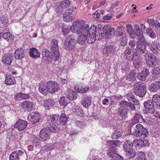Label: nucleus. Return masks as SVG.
<instances>
[{"instance_id": "obj_1", "label": "nucleus", "mask_w": 160, "mask_h": 160, "mask_svg": "<svg viewBox=\"0 0 160 160\" xmlns=\"http://www.w3.org/2000/svg\"><path fill=\"white\" fill-rule=\"evenodd\" d=\"M120 108L117 110L118 115L122 120H125L128 118V112L129 110L133 111L136 109L135 107L128 102L122 101L120 102Z\"/></svg>"}, {"instance_id": "obj_2", "label": "nucleus", "mask_w": 160, "mask_h": 160, "mask_svg": "<svg viewBox=\"0 0 160 160\" xmlns=\"http://www.w3.org/2000/svg\"><path fill=\"white\" fill-rule=\"evenodd\" d=\"M89 28V25L83 26V21L78 20L74 22L70 27V30L73 33L77 34H87Z\"/></svg>"}, {"instance_id": "obj_3", "label": "nucleus", "mask_w": 160, "mask_h": 160, "mask_svg": "<svg viewBox=\"0 0 160 160\" xmlns=\"http://www.w3.org/2000/svg\"><path fill=\"white\" fill-rule=\"evenodd\" d=\"M132 133L134 136L141 138L147 137L148 134L147 130L141 124L138 123L134 127Z\"/></svg>"}, {"instance_id": "obj_4", "label": "nucleus", "mask_w": 160, "mask_h": 160, "mask_svg": "<svg viewBox=\"0 0 160 160\" xmlns=\"http://www.w3.org/2000/svg\"><path fill=\"white\" fill-rule=\"evenodd\" d=\"M58 129L57 127L54 126H53V125H49L46 128L42 129L39 133L40 138L44 142L48 141L50 138V133L48 131L56 133L58 131Z\"/></svg>"}, {"instance_id": "obj_5", "label": "nucleus", "mask_w": 160, "mask_h": 160, "mask_svg": "<svg viewBox=\"0 0 160 160\" xmlns=\"http://www.w3.org/2000/svg\"><path fill=\"white\" fill-rule=\"evenodd\" d=\"M133 92L137 96L140 97H143L147 92L145 84L142 82L136 83L133 87Z\"/></svg>"}, {"instance_id": "obj_6", "label": "nucleus", "mask_w": 160, "mask_h": 160, "mask_svg": "<svg viewBox=\"0 0 160 160\" xmlns=\"http://www.w3.org/2000/svg\"><path fill=\"white\" fill-rule=\"evenodd\" d=\"M145 108V111L147 114H154L155 112V104L151 99L145 101L143 103Z\"/></svg>"}, {"instance_id": "obj_7", "label": "nucleus", "mask_w": 160, "mask_h": 160, "mask_svg": "<svg viewBox=\"0 0 160 160\" xmlns=\"http://www.w3.org/2000/svg\"><path fill=\"white\" fill-rule=\"evenodd\" d=\"M94 28L95 25H93L91 26L87 33L86 34V42L88 44H92L95 42L96 40V38L94 37L93 34Z\"/></svg>"}, {"instance_id": "obj_8", "label": "nucleus", "mask_w": 160, "mask_h": 160, "mask_svg": "<svg viewBox=\"0 0 160 160\" xmlns=\"http://www.w3.org/2000/svg\"><path fill=\"white\" fill-rule=\"evenodd\" d=\"M58 42L57 40L53 39L51 42V50L53 53L55 61H58L59 58V54L58 50Z\"/></svg>"}, {"instance_id": "obj_9", "label": "nucleus", "mask_w": 160, "mask_h": 160, "mask_svg": "<svg viewBox=\"0 0 160 160\" xmlns=\"http://www.w3.org/2000/svg\"><path fill=\"white\" fill-rule=\"evenodd\" d=\"M117 48L115 46L106 45L102 49V53L108 56L113 55L117 52Z\"/></svg>"}, {"instance_id": "obj_10", "label": "nucleus", "mask_w": 160, "mask_h": 160, "mask_svg": "<svg viewBox=\"0 0 160 160\" xmlns=\"http://www.w3.org/2000/svg\"><path fill=\"white\" fill-rule=\"evenodd\" d=\"M49 93H53L60 89L59 84L56 82L49 81L47 82Z\"/></svg>"}, {"instance_id": "obj_11", "label": "nucleus", "mask_w": 160, "mask_h": 160, "mask_svg": "<svg viewBox=\"0 0 160 160\" xmlns=\"http://www.w3.org/2000/svg\"><path fill=\"white\" fill-rule=\"evenodd\" d=\"M103 31L104 34L108 38H110L115 34V30L113 28L109 25H105L103 27Z\"/></svg>"}, {"instance_id": "obj_12", "label": "nucleus", "mask_w": 160, "mask_h": 160, "mask_svg": "<svg viewBox=\"0 0 160 160\" xmlns=\"http://www.w3.org/2000/svg\"><path fill=\"white\" fill-rule=\"evenodd\" d=\"M74 17L73 10L72 9L66 10L63 14V20L66 22H71Z\"/></svg>"}, {"instance_id": "obj_13", "label": "nucleus", "mask_w": 160, "mask_h": 160, "mask_svg": "<svg viewBox=\"0 0 160 160\" xmlns=\"http://www.w3.org/2000/svg\"><path fill=\"white\" fill-rule=\"evenodd\" d=\"M28 124L27 121L19 119L14 125V128L19 131H22L26 128Z\"/></svg>"}, {"instance_id": "obj_14", "label": "nucleus", "mask_w": 160, "mask_h": 160, "mask_svg": "<svg viewBox=\"0 0 160 160\" xmlns=\"http://www.w3.org/2000/svg\"><path fill=\"white\" fill-rule=\"evenodd\" d=\"M21 107L24 111L29 112L33 109V103L30 101H25L21 103Z\"/></svg>"}, {"instance_id": "obj_15", "label": "nucleus", "mask_w": 160, "mask_h": 160, "mask_svg": "<svg viewBox=\"0 0 160 160\" xmlns=\"http://www.w3.org/2000/svg\"><path fill=\"white\" fill-rule=\"evenodd\" d=\"M144 121V119L140 113H136L132 118L130 125L132 127L135 124L138 122H142Z\"/></svg>"}, {"instance_id": "obj_16", "label": "nucleus", "mask_w": 160, "mask_h": 160, "mask_svg": "<svg viewBox=\"0 0 160 160\" xmlns=\"http://www.w3.org/2000/svg\"><path fill=\"white\" fill-rule=\"evenodd\" d=\"M149 74V70L146 68H144L140 73L138 74L137 78L141 81H144Z\"/></svg>"}, {"instance_id": "obj_17", "label": "nucleus", "mask_w": 160, "mask_h": 160, "mask_svg": "<svg viewBox=\"0 0 160 160\" xmlns=\"http://www.w3.org/2000/svg\"><path fill=\"white\" fill-rule=\"evenodd\" d=\"M24 152L23 151L17 150L13 152L9 157L10 160H19L20 158L22 157Z\"/></svg>"}, {"instance_id": "obj_18", "label": "nucleus", "mask_w": 160, "mask_h": 160, "mask_svg": "<svg viewBox=\"0 0 160 160\" xmlns=\"http://www.w3.org/2000/svg\"><path fill=\"white\" fill-rule=\"evenodd\" d=\"M42 58L45 61H47L48 62H51L53 58L55 59L54 58L53 53H52L49 51L48 49H45L42 52Z\"/></svg>"}, {"instance_id": "obj_19", "label": "nucleus", "mask_w": 160, "mask_h": 160, "mask_svg": "<svg viewBox=\"0 0 160 160\" xmlns=\"http://www.w3.org/2000/svg\"><path fill=\"white\" fill-rule=\"evenodd\" d=\"M101 26H102L101 24H98L96 26H95L93 34L94 37L96 38V39L100 40L102 38L101 30L100 29L102 28Z\"/></svg>"}, {"instance_id": "obj_20", "label": "nucleus", "mask_w": 160, "mask_h": 160, "mask_svg": "<svg viewBox=\"0 0 160 160\" xmlns=\"http://www.w3.org/2000/svg\"><path fill=\"white\" fill-rule=\"evenodd\" d=\"M39 119V114L36 112L30 113L28 116V120L31 121L33 124L38 122Z\"/></svg>"}, {"instance_id": "obj_21", "label": "nucleus", "mask_w": 160, "mask_h": 160, "mask_svg": "<svg viewBox=\"0 0 160 160\" xmlns=\"http://www.w3.org/2000/svg\"><path fill=\"white\" fill-rule=\"evenodd\" d=\"M133 143L139 148L148 146L149 143L147 139L142 140L140 139H136L133 141Z\"/></svg>"}, {"instance_id": "obj_22", "label": "nucleus", "mask_w": 160, "mask_h": 160, "mask_svg": "<svg viewBox=\"0 0 160 160\" xmlns=\"http://www.w3.org/2000/svg\"><path fill=\"white\" fill-rule=\"evenodd\" d=\"M91 97L90 96L83 95L81 103L84 107L88 108L91 105Z\"/></svg>"}, {"instance_id": "obj_23", "label": "nucleus", "mask_w": 160, "mask_h": 160, "mask_svg": "<svg viewBox=\"0 0 160 160\" xmlns=\"http://www.w3.org/2000/svg\"><path fill=\"white\" fill-rule=\"evenodd\" d=\"M136 46L137 50L140 52L141 54H144L145 55H146L148 53V51L146 49L145 44L137 43Z\"/></svg>"}, {"instance_id": "obj_24", "label": "nucleus", "mask_w": 160, "mask_h": 160, "mask_svg": "<svg viewBox=\"0 0 160 160\" xmlns=\"http://www.w3.org/2000/svg\"><path fill=\"white\" fill-rule=\"evenodd\" d=\"M39 91L40 92L44 95H47L49 93L47 83L45 84L43 82L39 83Z\"/></svg>"}, {"instance_id": "obj_25", "label": "nucleus", "mask_w": 160, "mask_h": 160, "mask_svg": "<svg viewBox=\"0 0 160 160\" xmlns=\"http://www.w3.org/2000/svg\"><path fill=\"white\" fill-rule=\"evenodd\" d=\"M13 58V56L11 54H5L2 57V62L4 64L9 65L11 64Z\"/></svg>"}, {"instance_id": "obj_26", "label": "nucleus", "mask_w": 160, "mask_h": 160, "mask_svg": "<svg viewBox=\"0 0 160 160\" xmlns=\"http://www.w3.org/2000/svg\"><path fill=\"white\" fill-rule=\"evenodd\" d=\"M25 53L23 49L21 48H18L15 52V58L16 59L20 60L25 57Z\"/></svg>"}, {"instance_id": "obj_27", "label": "nucleus", "mask_w": 160, "mask_h": 160, "mask_svg": "<svg viewBox=\"0 0 160 160\" xmlns=\"http://www.w3.org/2000/svg\"><path fill=\"white\" fill-rule=\"evenodd\" d=\"M148 58L147 61L148 66L150 67H154L157 64L156 57L153 55H151L148 57Z\"/></svg>"}, {"instance_id": "obj_28", "label": "nucleus", "mask_w": 160, "mask_h": 160, "mask_svg": "<svg viewBox=\"0 0 160 160\" xmlns=\"http://www.w3.org/2000/svg\"><path fill=\"white\" fill-rule=\"evenodd\" d=\"M160 88V82L157 81L151 84L149 86V89L151 92H156Z\"/></svg>"}, {"instance_id": "obj_29", "label": "nucleus", "mask_w": 160, "mask_h": 160, "mask_svg": "<svg viewBox=\"0 0 160 160\" xmlns=\"http://www.w3.org/2000/svg\"><path fill=\"white\" fill-rule=\"evenodd\" d=\"M66 96L69 100H73L77 98L78 94L75 91L71 90L68 91V93L66 94Z\"/></svg>"}, {"instance_id": "obj_30", "label": "nucleus", "mask_w": 160, "mask_h": 160, "mask_svg": "<svg viewBox=\"0 0 160 160\" xmlns=\"http://www.w3.org/2000/svg\"><path fill=\"white\" fill-rule=\"evenodd\" d=\"M29 56L30 57L35 58L40 57V53L38 50L35 48H33L30 49Z\"/></svg>"}, {"instance_id": "obj_31", "label": "nucleus", "mask_w": 160, "mask_h": 160, "mask_svg": "<svg viewBox=\"0 0 160 160\" xmlns=\"http://www.w3.org/2000/svg\"><path fill=\"white\" fill-rule=\"evenodd\" d=\"M47 120L48 123L51 125H53V126H56L55 125L56 122L58 120V117L55 115H48L47 117Z\"/></svg>"}, {"instance_id": "obj_32", "label": "nucleus", "mask_w": 160, "mask_h": 160, "mask_svg": "<svg viewBox=\"0 0 160 160\" xmlns=\"http://www.w3.org/2000/svg\"><path fill=\"white\" fill-rule=\"evenodd\" d=\"M5 83L7 85H11L15 84L16 81L13 77L9 75L6 77Z\"/></svg>"}, {"instance_id": "obj_33", "label": "nucleus", "mask_w": 160, "mask_h": 160, "mask_svg": "<svg viewBox=\"0 0 160 160\" xmlns=\"http://www.w3.org/2000/svg\"><path fill=\"white\" fill-rule=\"evenodd\" d=\"M3 37L9 43H11L14 41V36L9 32H6L3 33Z\"/></svg>"}, {"instance_id": "obj_34", "label": "nucleus", "mask_w": 160, "mask_h": 160, "mask_svg": "<svg viewBox=\"0 0 160 160\" xmlns=\"http://www.w3.org/2000/svg\"><path fill=\"white\" fill-rule=\"evenodd\" d=\"M148 36L152 39H154L156 37V34L153 29L150 27L146 28V30Z\"/></svg>"}, {"instance_id": "obj_35", "label": "nucleus", "mask_w": 160, "mask_h": 160, "mask_svg": "<svg viewBox=\"0 0 160 160\" xmlns=\"http://www.w3.org/2000/svg\"><path fill=\"white\" fill-rule=\"evenodd\" d=\"M117 150L116 149H109L107 152L108 156L111 159H113L118 154L117 153Z\"/></svg>"}, {"instance_id": "obj_36", "label": "nucleus", "mask_w": 160, "mask_h": 160, "mask_svg": "<svg viewBox=\"0 0 160 160\" xmlns=\"http://www.w3.org/2000/svg\"><path fill=\"white\" fill-rule=\"evenodd\" d=\"M86 34H82V35H79L77 39V42L78 43L81 45H82L85 44L86 42Z\"/></svg>"}, {"instance_id": "obj_37", "label": "nucleus", "mask_w": 160, "mask_h": 160, "mask_svg": "<svg viewBox=\"0 0 160 160\" xmlns=\"http://www.w3.org/2000/svg\"><path fill=\"white\" fill-rule=\"evenodd\" d=\"M125 154L128 158L131 159L135 157L136 155V152L135 149L132 148L125 152Z\"/></svg>"}, {"instance_id": "obj_38", "label": "nucleus", "mask_w": 160, "mask_h": 160, "mask_svg": "<svg viewBox=\"0 0 160 160\" xmlns=\"http://www.w3.org/2000/svg\"><path fill=\"white\" fill-rule=\"evenodd\" d=\"M150 45V50L155 54H157L159 51V49L157 43L155 42H152L151 44L148 43Z\"/></svg>"}, {"instance_id": "obj_39", "label": "nucleus", "mask_w": 160, "mask_h": 160, "mask_svg": "<svg viewBox=\"0 0 160 160\" xmlns=\"http://www.w3.org/2000/svg\"><path fill=\"white\" fill-rule=\"evenodd\" d=\"M123 148L124 149V151L125 152L133 148V144L130 141H126L123 144Z\"/></svg>"}, {"instance_id": "obj_40", "label": "nucleus", "mask_w": 160, "mask_h": 160, "mask_svg": "<svg viewBox=\"0 0 160 160\" xmlns=\"http://www.w3.org/2000/svg\"><path fill=\"white\" fill-rule=\"evenodd\" d=\"M75 43L74 42H71L70 41H65L64 43V46L66 49L69 50L74 49Z\"/></svg>"}, {"instance_id": "obj_41", "label": "nucleus", "mask_w": 160, "mask_h": 160, "mask_svg": "<svg viewBox=\"0 0 160 160\" xmlns=\"http://www.w3.org/2000/svg\"><path fill=\"white\" fill-rule=\"evenodd\" d=\"M53 104V102L52 99H47L44 101V105L46 109H48L50 107H52Z\"/></svg>"}, {"instance_id": "obj_42", "label": "nucleus", "mask_w": 160, "mask_h": 160, "mask_svg": "<svg viewBox=\"0 0 160 160\" xmlns=\"http://www.w3.org/2000/svg\"><path fill=\"white\" fill-rule=\"evenodd\" d=\"M68 120V118L65 114L62 113L59 118V123L62 125H64Z\"/></svg>"}, {"instance_id": "obj_43", "label": "nucleus", "mask_w": 160, "mask_h": 160, "mask_svg": "<svg viewBox=\"0 0 160 160\" xmlns=\"http://www.w3.org/2000/svg\"><path fill=\"white\" fill-rule=\"evenodd\" d=\"M70 5V2L68 0H64L61 2L60 6L62 8L65 9Z\"/></svg>"}, {"instance_id": "obj_44", "label": "nucleus", "mask_w": 160, "mask_h": 160, "mask_svg": "<svg viewBox=\"0 0 160 160\" xmlns=\"http://www.w3.org/2000/svg\"><path fill=\"white\" fill-rule=\"evenodd\" d=\"M65 96L62 97L59 100V103L60 105L65 106L68 103L69 101Z\"/></svg>"}, {"instance_id": "obj_45", "label": "nucleus", "mask_w": 160, "mask_h": 160, "mask_svg": "<svg viewBox=\"0 0 160 160\" xmlns=\"http://www.w3.org/2000/svg\"><path fill=\"white\" fill-rule=\"evenodd\" d=\"M122 134V132L117 130L115 131L112 134L111 137L112 139H117L121 136Z\"/></svg>"}, {"instance_id": "obj_46", "label": "nucleus", "mask_w": 160, "mask_h": 160, "mask_svg": "<svg viewBox=\"0 0 160 160\" xmlns=\"http://www.w3.org/2000/svg\"><path fill=\"white\" fill-rule=\"evenodd\" d=\"M127 38L126 35L122 37L120 40V44L122 46H125L127 44Z\"/></svg>"}, {"instance_id": "obj_47", "label": "nucleus", "mask_w": 160, "mask_h": 160, "mask_svg": "<svg viewBox=\"0 0 160 160\" xmlns=\"http://www.w3.org/2000/svg\"><path fill=\"white\" fill-rule=\"evenodd\" d=\"M118 30L117 32H118V38H120L121 36H122L124 35H125L123 34L124 32V27H118Z\"/></svg>"}, {"instance_id": "obj_48", "label": "nucleus", "mask_w": 160, "mask_h": 160, "mask_svg": "<svg viewBox=\"0 0 160 160\" xmlns=\"http://www.w3.org/2000/svg\"><path fill=\"white\" fill-rule=\"evenodd\" d=\"M139 153L138 156L137 158V160H147V159L146 158L145 154L142 152H138Z\"/></svg>"}, {"instance_id": "obj_49", "label": "nucleus", "mask_w": 160, "mask_h": 160, "mask_svg": "<svg viewBox=\"0 0 160 160\" xmlns=\"http://www.w3.org/2000/svg\"><path fill=\"white\" fill-rule=\"evenodd\" d=\"M89 88L88 87H87L84 88L81 87L77 88L76 91L78 92L82 93L87 92L89 90Z\"/></svg>"}, {"instance_id": "obj_50", "label": "nucleus", "mask_w": 160, "mask_h": 160, "mask_svg": "<svg viewBox=\"0 0 160 160\" xmlns=\"http://www.w3.org/2000/svg\"><path fill=\"white\" fill-rule=\"evenodd\" d=\"M150 99L153 103L157 104L159 103L160 101V96L157 94L154 95L153 96L152 99Z\"/></svg>"}, {"instance_id": "obj_51", "label": "nucleus", "mask_w": 160, "mask_h": 160, "mask_svg": "<svg viewBox=\"0 0 160 160\" xmlns=\"http://www.w3.org/2000/svg\"><path fill=\"white\" fill-rule=\"evenodd\" d=\"M108 144L111 149H114L117 146V142L116 141H109L107 142Z\"/></svg>"}, {"instance_id": "obj_52", "label": "nucleus", "mask_w": 160, "mask_h": 160, "mask_svg": "<svg viewBox=\"0 0 160 160\" xmlns=\"http://www.w3.org/2000/svg\"><path fill=\"white\" fill-rule=\"evenodd\" d=\"M135 77L134 75V73L131 72L127 76L126 78V80L131 82H133L135 79Z\"/></svg>"}, {"instance_id": "obj_53", "label": "nucleus", "mask_w": 160, "mask_h": 160, "mask_svg": "<svg viewBox=\"0 0 160 160\" xmlns=\"http://www.w3.org/2000/svg\"><path fill=\"white\" fill-rule=\"evenodd\" d=\"M76 123L77 126L81 128H83L86 126L85 122L83 121H76Z\"/></svg>"}, {"instance_id": "obj_54", "label": "nucleus", "mask_w": 160, "mask_h": 160, "mask_svg": "<svg viewBox=\"0 0 160 160\" xmlns=\"http://www.w3.org/2000/svg\"><path fill=\"white\" fill-rule=\"evenodd\" d=\"M143 34L142 31L133 32L132 34V37H131L132 38H135V36H136L138 38L140 37L141 35V36Z\"/></svg>"}, {"instance_id": "obj_55", "label": "nucleus", "mask_w": 160, "mask_h": 160, "mask_svg": "<svg viewBox=\"0 0 160 160\" xmlns=\"http://www.w3.org/2000/svg\"><path fill=\"white\" fill-rule=\"evenodd\" d=\"M62 32L64 36H66L70 32V29L66 27H63L62 28Z\"/></svg>"}, {"instance_id": "obj_56", "label": "nucleus", "mask_w": 160, "mask_h": 160, "mask_svg": "<svg viewBox=\"0 0 160 160\" xmlns=\"http://www.w3.org/2000/svg\"><path fill=\"white\" fill-rule=\"evenodd\" d=\"M133 62H138L139 61L140 59V55L139 54H137L136 53L133 54Z\"/></svg>"}, {"instance_id": "obj_57", "label": "nucleus", "mask_w": 160, "mask_h": 160, "mask_svg": "<svg viewBox=\"0 0 160 160\" xmlns=\"http://www.w3.org/2000/svg\"><path fill=\"white\" fill-rule=\"evenodd\" d=\"M126 28L127 29L128 32L129 34L131 37H132V34L133 33V28L132 25L129 24H127L126 25Z\"/></svg>"}, {"instance_id": "obj_58", "label": "nucleus", "mask_w": 160, "mask_h": 160, "mask_svg": "<svg viewBox=\"0 0 160 160\" xmlns=\"http://www.w3.org/2000/svg\"><path fill=\"white\" fill-rule=\"evenodd\" d=\"M138 39L139 40V42H137V43H142L143 44H147V43L146 42L145 38L144 37L143 34L140 37H138Z\"/></svg>"}, {"instance_id": "obj_59", "label": "nucleus", "mask_w": 160, "mask_h": 160, "mask_svg": "<svg viewBox=\"0 0 160 160\" xmlns=\"http://www.w3.org/2000/svg\"><path fill=\"white\" fill-rule=\"evenodd\" d=\"M152 74L158 75L160 74V69L159 68L156 67L152 69Z\"/></svg>"}, {"instance_id": "obj_60", "label": "nucleus", "mask_w": 160, "mask_h": 160, "mask_svg": "<svg viewBox=\"0 0 160 160\" xmlns=\"http://www.w3.org/2000/svg\"><path fill=\"white\" fill-rule=\"evenodd\" d=\"M127 98L128 99V102H131V101L135 98V97L132 93H129L127 95Z\"/></svg>"}, {"instance_id": "obj_61", "label": "nucleus", "mask_w": 160, "mask_h": 160, "mask_svg": "<svg viewBox=\"0 0 160 160\" xmlns=\"http://www.w3.org/2000/svg\"><path fill=\"white\" fill-rule=\"evenodd\" d=\"M20 95V98L21 99H26L30 97V96L28 94L23 93L22 92H21V94H19Z\"/></svg>"}, {"instance_id": "obj_62", "label": "nucleus", "mask_w": 160, "mask_h": 160, "mask_svg": "<svg viewBox=\"0 0 160 160\" xmlns=\"http://www.w3.org/2000/svg\"><path fill=\"white\" fill-rule=\"evenodd\" d=\"M74 37L72 35H70L68 36L67 38L65 41H70L71 42H74L75 41Z\"/></svg>"}, {"instance_id": "obj_63", "label": "nucleus", "mask_w": 160, "mask_h": 160, "mask_svg": "<svg viewBox=\"0 0 160 160\" xmlns=\"http://www.w3.org/2000/svg\"><path fill=\"white\" fill-rule=\"evenodd\" d=\"M152 25L157 29H160V23L157 20H154Z\"/></svg>"}, {"instance_id": "obj_64", "label": "nucleus", "mask_w": 160, "mask_h": 160, "mask_svg": "<svg viewBox=\"0 0 160 160\" xmlns=\"http://www.w3.org/2000/svg\"><path fill=\"white\" fill-rule=\"evenodd\" d=\"M141 62L140 61L138 62H133V64L135 66V67L136 69H138L141 66Z\"/></svg>"}]
</instances>
